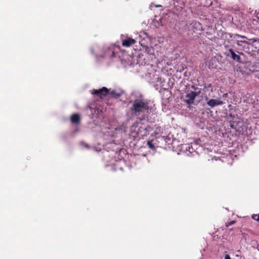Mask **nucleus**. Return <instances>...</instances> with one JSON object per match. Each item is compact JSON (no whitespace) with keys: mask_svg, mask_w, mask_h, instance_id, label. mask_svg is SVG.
Listing matches in <instances>:
<instances>
[{"mask_svg":"<svg viewBox=\"0 0 259 259\" xmlns=\"http://www.w3.org/2000/svg\"><path fill=\"white\" fill-rule=\"evenodd\" d=\"M130 109L132 114L139 116L144 112L148 114L153 113L155 108L150 100L145 99L144 96L140 94L134 99Z\"/></svg>","mask_w":259,"mask_h":259,"instance_id":"1","label":"nucleus"},{"mask_svg":"<svg viewBox=\"0 0 259 259\" xmlns=\"http://www.w3.org/2000/svg\"><path fill=\"white\" fill-rule=\"evenodd\" d=\"M221 37L228 40V42L233 41L237 45L238 50L243 51L247 53L249 52L248 47L249 39L247 37L238 34L228 32L222 33Z\"/></svg>","mask_w":259,"mask_h":259,"instance_id":"2","label":"nucleus"},{"mask_svg":"<svg viewBox=\"0 0 259 259\" xmlns=\"http://www.w3.org/2000/svg\"><path fill=\"white\" fill-rule=\"evenodd\" d=\"M225 54L228 58L238 63L245 64L247 63L244 54L239 51L230 48L226 50Z\"/></svg>","mask_w":259,"mask_h":259,"instance_id":"3","label":"nucleus"},{"mask_svg":"<svg viewBox=\"0 0 259 259\" xmlns=\"http://www.w3.org/2000/svg\"><path fill=\"white\" fill-rule=\"evenodd\" d=\"M248 49L249 52H247V53L251 55H255L256 53L259 55V39L257 38L250 39Z\"/></svg>","mask_w":259,"mask_h":259,"instance_id":"4","label":"nucleus"},{"mask_svg":"<svg viewBox=\"0 0 259 259\" xmlns=\"http://www.w3.org/2000/svg\"><path fill=\"white\" fill-rule=\"evenodd\" d=\"M109 90L106 87H103L102 89L97 90H94L93 91L92 94L93 95H96L97 96L100 97L101 99H103L106 96L108 95Z\"/></svg>","mask_w":259,"mask_h":259,"instance_id":"5","label":"nucleus"},{"mask_svg":"<svg viewBox=\"0 0 259 259\" xmlns=\"http://www.w3.org/2000/svg\"><path fill=\"white\" fill-rule=\"evenodd\" d=\"M186 99L185 102L187 105H190L194 104V100L196 98V93L193 91H188V92L186 94Z\"/></svg>","mask_w":259,"mask_h":259,"instance_id":"6","label":"nucleus"},{"mask_svg":"<svg viewBox=\"0 0 259 259\" xmlns=\"http://www.w3.org/2000/svg\"><path fill=\"white\" fill-rule=\"evenodd\" d=\"M203 85V95L205 99V100H207L208 99L207 93V92H212V85L211 83H204L202 84Z\"/></svg>","mask_w":259,"mask_h":259,"instance_id":"7","label":"nucleus"},{"mask_svg":"<svg viewBox=\"0 0 259 259\" xmlns=\"http://www.w3.org/2000/svg\"><path fill=\"white\" fill-rule=\"evenodd\" d=\"M207 105L211 108H213L219 105H222L224 104L221 98H217V99L207 100Z\"/></svg>","mask_w":259,"mask_h":259,"instance_id":"8","label":"nucleus"},{"mask_svg":"<svg viewBox=\"0 0 259 259\" xmlns=\"http://www.w3.org/2000/svg\"><path fill=\"white\" fill-rule=\"evenodd\" d=\"M152 131H153V128L150 125H147L146 126L143 125L140 126L139 128L138 132L142 133L143 131H144V133L143 134H141V136H147V135Z\"/></svg>","mask_w":259,"mask_h":259,"instance_id":"9","label":"nucleus"},{"mask_svg":"<svg viewBox=\"0 0 259 259\" xmlns=\"http://www.w3.org/2000/svg\"><path fill=\"white\" fill-rule=\"evenodd\" d=\"M190 28L194 30V31H199L202 29V26L201 23L195 20L192 21L190 24Z\"/></svg>","mask_w":259,"mask_h":259,"instance_id":"10","label":"nucleus"},{"mask_svg":"<svg viewBox=\"0 0 259 259\" xmlns=\"http://www.w3.org/2000/svg\"><path fill=\"white\" fill-rule=\"evenodd\" d=\"M236 116H237V115L233 114L232 113L229 114V116L232 119V120L230 121V126L232 128L237 130V126L240 122L239 121L233 120L235 118Z\"/></svg>","mask_w":259,"mask_h":259,"instance_id":"11","label":"nucleus"},{"mask_svg":"<svg viewBox=\"0 0 259 259\" xmlns=\"http://www.w3.org/2000/svg\"><path fill=\"white\" fill-rule=\"evenodd\" d=\"M80 116L77 113H74L70 117V120L71 123H74L76 125H78L80 123Z\"/></svg>","mask_w":259,"mask_h":259,"instance_id":"12","label":"nucleus"},{"mask_svg":"<svg viewBox=\"0 0 259 259\" xmlns=\"http://www.w3.org/2000/svg\"><path fill=\"white\" fill-rule=\"evenodd\" d=\"M136 41L131 37H127L126 39L122 40V45L124 47H130L133 44H135Z\"/></svg>","mask_w":259,"mask_h":259,"instance_id":"13","label":"nucleus"},{"mask_svg":"<svg viewBox=\"0 0 259 259\" xmlns=\"http://www.w3.org/2000/svg\"><path fill=\"white\" fill-rule=\"evenodd\" d=\"M122 93L123 92H117L116 90H114L110 91V89L109 90L108 95H109L112 98L117 99L121 96Z\"/></svg>","mask_w":259,"mask_h":259,"instance_id":"14","label":"nucleus"},{"mask_svg":"<svg viewBox=\"0 0 259 259\" xmlns=\"http://www.w3.org/2000/svg\"><path fill=\"white\" fill-rule=\"evenodd\" d=\"M155 141L154 140H151L147 141V145L150 149L152 150H155L156 147L155 145L156 143L154 142Z\"/></svg>","mask_w":259,"mask_h":259,"instance_id":"15","label":"nucleus"},{"mask_svg":"<svg viewBox=\"0 0 259 259\" xmlns=\"http://www.w3.org/2000/svg\"><path fill=\"white\" fill-rule=\"evenodd\" d=\"M249 70L251 71H259V67H257V66H255L254 65L252 64L251 63H250V64L249 65Z\"/></svg>","mask_w":259,"mask_h":259,"instance_id":"16","label":"nucleus"},{"mask_svg":"<svg viewBox=\"0 0 259 259\" xmlns=\"http://www.w3.org/2000/svg\"><path fill=\"white\" fill-rule=\"evenodd\" d=\"M145 52H147L148 54L151 55L153 54L154 49L152 47H146L145 49Z\"/></svg>","mask_w":259,"mask_h":259,"instance_id":"17","label":"nucleus"},{"mask_svg":"<svg viewBox=\"0 0 259 259\" xmlns=\"http://www.w3.org/2000/svg\"><path fill=\"white\" fill-rule=\"evenodd\" d=\"M163 138L164 139L165 142L167 145H170V144H172L171 139L170 137H169L168 136H166V137H163Z\"/></svg>","mask_w":259,"mask_h":259,"instance_id":"18","label":"nucleus"},{"mask_svg":"<svg viewBox=\"0 0 259 259\" xmlns=\"http://www.w3.org/2000/svg\"><path fill=\"white\" fill-rule=\"evenodd\" d=\"M80 144L86 148L88 149H90L91 148V147L90 145H89L88 144L86 143L85 142L82 141L80 142Z\"/></svg>","mask_w":259,"mask_h":259,"instance_id":"19","label":"nucleus"},{"mask_svg":"<svg viewBox=\"0 0 259 259\" xmlns=\"http://www.w3.org/2000/svg\"><path fill=\"white\" fill-rule=\"evenodd\" d=\"M202 90V89L198 88L197 90L193 91L194 93H196V97L200 95V94L201 93Z\"/></svg>","mask_w":259,"mask_h":259,"instance_id":"20","label":"nucleus"},{"mask_svg":"<svg viewBox=\"0 0 259 259\" xmlns=\"http://www.w3.org/2000/svg\"><path fill=\"white\" fill-rule=\"evenodd\" d=\"M252 219L255 221L259 222V214H253L252 215Z\"/></svg>","mask_w":259,"mask_h":259,"instance_id":"21","label":"nucleus"},{"mask_svg":"<svg viewBox=\"0 0 259 259\" xmlns=\"http://www.w3.org/2000/svg\"><path fill=\"white\" fill-rule=\"evenodd\" d=\"M236 223V221H232L231 222H228L227 223H226V226L227 227L232 225H233L235 223Z\"/></svg>","mask_w":259,"mask_h":259,"instance_id":"22","label":"nucleus"},{"mask_svg":"<svg viewBox=\"0 0 259 259\" xmlns=\"http://www.w3.org/2000/svg\"><path fill=\"white\" fill-rule=\"evenodd\" d=\"M191 88L194 90V91H195L198 88L196 87L195 85H192Z\"/></svg>","mask_w":259,"mask_h":259,"instance_id":"23","label":"nucleus"},{"mask_svg":"<svg viewBox=\"0 0 259 259\" xmlns=\"http://www.w3.org/2000/svg\"><path fill=\"white\" fill-rule=\"evenodd\" d=\"M225 259H231V258L229 254H226L225 256Z\"/></svg>","mask_w":259,"mask_h":259,"instance_id":"24","label":"nucleus"},{"mask_svg":"<svg viewBox=\"0 0 259 259\" xmlns=\"http://www.w3.org/2000/svg\"><path fill=\"white\" fill-rule=\"evenodd\" d=\"M111 57L113 58L115 57V53L114 52H112V55H111Z\"/></svg>","mask_w":259,"mask_h":259,"instance_id":"25","label":"nucleus"},{"mask_svg":"<svg viewBox=\"0 0 259 259\" xmlns=\"http://www.w3.org/2000/svg\"><path fill=\"white\" fill-rule=\"evenodd\" d=\"M156 7H161L162 6L161 5H156Z\"/></svg>","mask_w":259,"mask_h":259,"instance_id":"26","label":"nucleus"},{"mask_svg":"<svg viewBox=\"0 0 259 259\" xmlns=\"http://www.w3.org/2000/svg\"><path fill=\"white\" fill-rule=\"evenodd\" d=\"M258 250H259V249H258Z\"/></svg>","mask_w":259,"mask_h":259,"instance_id":"27","label":"nucleus"}]
</instances>
